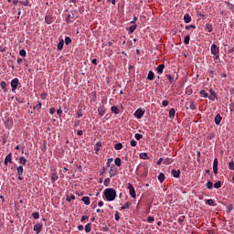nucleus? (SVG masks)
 Here are the masks:
<instances>
[{"instance_id":"f257e3e1","label":"nucleus","mask_w":234,"mask_h":234,"mask_svg":"<svg viewBox=\"0 0 234 234\" xmlns=\"http://www.w3.org/2000/svg\"><path fill=\"white\" fill-rule=\"evenodd\" d=\"M104 197L108 202H112L116 199V190L114 188H106L104 190Z\"/></svg>"},{"instance_id":"f03ea898","label":"nucleus","mask_w":234,"mask_h":234,"mask_svg":"<svg viewBox=\"0 0 234 234\" xmlns=\"http://www.w3.org/2000/svg\"><path fill=\"white\" fill-rule=\"evenodd\" d=\"M211 50V54L213 56H216V59H218V52H220V50L218 49V47H217V45L213 44L210 48Z\"/></svg>"},{"instance_id":"7ed1b4c3","label":"nucleus","mask_w":234,"mask_h":234,"mask_svg":"<svg viewBox=\"0 0 234 234\" xmlns=\"http://www.w3.org/2000/svg\"><path fill=\"white\" fill-rule=\"evenodd\" d=\"M43 230V224L36 223L33 227V231H36L37 234H40Z\"/></svg>"},{"instance_id":"20e7f679","label":"nucleus","mask_w":234,"mask_h":234,"mask_svg":"<svg viewBox=\"0 0 234 234\" xmlns=\"http://www.w3.org/2000/svg\"><path fill=\"white\" fill-rule=\"evenodd\" d=\"M144 114H145V111L142 110V108H139L135 112L134 116L137 118V120H140L144 117Z\"/></svg>"},{"instance_id":"39448f33","label":"nucleus","mask_w":234,"mask_h":234,"mask_svg":"<svg viewBox=\"0 0 234 234\" xmlns=\"http://www.w3.org/2000/svg\"><path fill=\"white\" fill-rule=\"evenodd\" d=\"M129 193L132 198H136V191H134V186L133 185H128Z\"/></svg>"},{"instance_id":"423d86ee","label":"nucleus","mask_w":234,"mask_h":234,"mask_svg":"<svg viewBox=\"0 0 234 234\" xmlns=\"http://www.w3.org/2000/svg\"><path fill=\"white\" fill-rule=\"evenodd\" d=\"M109 175H110L111 178H112V176H116V175H118V169H116V166H114V165L111 166Z\"/></svg>"},{"instance_id":"0eeeda50","label":"nucleus","mask_w":234,"mask_h":234,"mask_svg":"<svg viewBox=\"0 0 234 234\" xmlns=\"http://www.w3.org/2000/svg\"><path fill=\"white\" fill-rule=\"evenodd\" d=\"M17 85H19V80L18 79L12 80L11 87H12L13 92H14V90H16L17 89Z\"/></svg>"},{"instance_id":"6e6552de","label":"nucleus","mask_w":234,"mask_h":234,"mask_svg":"<svg viewBox=\"0 0 234 234\" xmlns=\"http://www.w3.org/2000/svg\"><path fill=\"white\" fill-rule=\"evenodd\" d=\"M213 171H214L215 175H217V173H218V159H214Z\"/></svg>"},{"instance_id":"1a4fd4ad","label":"nucleus","mask_w":234,"mask_h":234,"mask_svg":"<svg viewBox=\"0 0 234 234\" xmlns=\"http://www.w3.org/2000/svg\"><path fill=\"white\" fill-rule=\"evenodd\" d=\"M8 164H12V154H9L5 156V165H8Z\"/></svg>"},{"instance_id":"9d476101","label":"nucleus","mask_w":234,"mask_h":234,"mask_svg":"<svg viewBox=\"0 0 234 234\" xmlns=\"http://www.w3.org/2000/svg\"><path fill=\"white\" fill-rule=\"evenodd\" d=\"M216 125H220V122H222V116L220 114H217L214 120Z\"/></svg>"},{"instance_id":"9b49d317","label":"nucleus","mask_w":234,"mask_h":234,"mask_svg":"<svg viewBox=\"0 0 234 234\" xmlns=\"http://www.w3.org/2000/svg\"><path fill=\"white\" fill-rule=\"evenodd\" d=\"M147 80H148L149 81H153V80H154V72H153V70H150V71L148 72Z\"/></svg>"},{"instance_id":"f8f14e48","label":"nucleus","mask_w":234,"mask_h":234,"mask_svg":"<svg viewBox=\"0 0 234 234\" xmlns=\"http://www.w3.org/2000/svg\"><path fill=\"white\" fill-rule=\"evenodd\" d=\"M82 202H84L85 206L90 205V197H83L81 198Z\"/></svg>"},{"instance_id":"ddd939ff","label":"nucleus","mask_w":234,"mask_h":234,"mask_svg":"<svg viewBox=\"0 0 234 234\" xmlns=\"http://www.w3.org/2000/svg\"><path fill=\"white\" fill-rule=\"evenodd\" d=\"M164 69H165V65L161 64L156 68L157 73L158 74H162V72H164Z\"/></svg>"},{"instance_id":"4468645a","label":"nucleus","mask_w":234,"mask_h":234,"mask_svg":"<svg viewBox=\"0 0 234 234\" xmlns=\"http://www.w3.org/2000/svg\"><path fill=\"white\" fill-rule=\"evenodd\" d=\"M98 112H99L100 116H104L105 115V108L103 106H100L98 108Z\"/></svg>"},{"instance_id":"2eb2a0df","label":"nucleus","mask_w":234,"mask_h":234,"mask_svg":"<svg viewBox=\"0 0 234 234\" xmlns=\"http://www.w3.org/2000/svg\"><path fill=\"white\" fill-rule=\"evenodd\" d=\"M172 175L174 178H179L180 177V170H172Z\"/></svg>"},{"instance_id":"dca6fc26","label":"nucleus","mask_w":234,"mask_h":234,"mask_svg":"<svg viewBox=\"0 0 234 234\" xmlns=\"http://www.w3.org/2000/svg\"><path fill=\"white\" fill-rule=\"evenodd\" d=\"M45 21H46V23H47L48 25H52L53 18H52L51 16H47L45 17Z\"/></svg>"},{"instance_id":"f3484780","label":"nucleus","mask_w":234,"mask_h":234,"mask_svg":"<svg viewBox=\"0 0 234 234\" xmlns=\"http://www.w3.org/2000/svg\"><path fill=\"white\" fill-rule=\"evenodd\" d=\"M184 21L185 23H191V16H189V14H186L184 16Z\"/></svg>"},{"instance_id":"a211bd4d","label":"nucleus","mask_w":234,"mask_h":234,"mask_svg":"<svg viewBox=\"0 0 234 234\" xmlns=\"http://www.w3.org/2000/svg\"><path fill=\"white\" fill-rule=\"evenodd\" d=\"M114 164H115V165H117V167H121L122 166V159L120 157L115 158Z\"/></svg>"},{"instance_id":"6ab92c4d","label":"nucleus","mask_w":234,"mask_h":234,"mask_svg":"<svg viewBox=\"0 0 234 234\" xmlns=\"http://www.w3.org/2000/svg\"><path fill=\"white\" fill-rule=\"evenodd\" d=\"M58 178H59V176H58V173L52 172L51 173V179L53 180V182H56V180H58Z\"/></svg>"},{"instance_id":"aec40b11","label":"nucleus","mask_w":234,"mask_h":234,"mask_svg":"<svg viewBox=\"0 0 234 234\" xmlns=\"http://www.w3.org/2000/svg\"><path fill=\"white\" fill-rule=\"evenodd\" d=\"M206 204H207V206H217V204H215V199H207Z\"/></svg>"},{"instance_id":"412c9836","label":"nucleus","mask_w":234,"mask_h":234,"mask_svg":"<svg viewBox=\"0 0 234 234\" xmlns=\"http://www.w3.org/2000/svg\"><path fill=\"white\" fill-rule=\"evenodd\" d=\"M158 180L162 184V182H164V180H165V175H164V173H160L158 176Z\"/></svg>"},{"instance_id":"4be33fe9","label":"nucleus","mask_w":234,"mask_h":234,"mask_svg":"<svg viewBox=\"0 0 234 234\" xmlns=\"http://www.w3.org/2000/svg\"><path fill=\"white\" fill-rule=\"evenodd\" d=\"M16 172H17V175H18V176L23 175V172H24L23 165H19V166L16 168Z\"/></svg>"},{"instance_id":"5701e85b","label":"nucleus","mask_w":234,"mask_h":234,"mask_svg":"<svg viewBox=\"0 0 234 234\" xmlns=\"http://www.w3.org/2000/svg\"><path fill=\"white\" fill-rule=\"evenodd\" d=\"M205 28L207 32H213V26L211 24H207Z\"/></svg>"},{"instance_id":"b1692460","label":"nucleus","mask_w":234,"mask_h":234,"mask_svg":"<svg viewBox=\"0 0 234 234\" xmlns=\"http://www.w3.org/2000/svg\"><path fill=\"white\" fill-rule=\"evenodd\" d=\"M164 164H165V165H169L170 164H173V160L171 158L167 157L164 160Z\"/></svg>"},{"instance_id":"393cba45","label":"nucleus","mask_w":234,"mask_h":234,"mask_svg":"<svg viewBox=\"0 0 234 234\" xmlns=\"http://www.w3.org/2000/svg\"><path fill=\"white\" fill-rule=\"evenodd\" d=\"M140 158L143 160H149V155H147V153H142L140 154Z\"/></svg>"},{"instance_id":"a878e982","label":"nucleus","mask_w":234,"mask_h":234,"mask_svg":"<svg viewBox=\"0 0 234 234\" xmlns=\"http://www.w3.org/2000/svg\"><path fill=\"white\" fill-rule=\"evenodd\" d=\"M19 164H22V165H27V158H25L24 156H21L19 158Z\"/></svg>"},{"instance_id":"bb28decb","label":"nucleus","mask_w":234,"mask_h":234,"mask_svg":"<svg viewBox=\"0 0 234 234\" xmlns=\"http://www.w3.org/2000/svg\"><path fill=\"white\" fill-rule=\"evenodd\" d=\"M112 112H113L114 114H120V109H118L116 106H112Z\"/></svg>"},{"instance_id":"cd10ccee","label":"nucleus","mask_w":234,"mask_h":234,"mask_svg":"<svg viewBox=\"0 0 234 234\" xmlns=\"http://www.w3.org/2000/svg\"><path fill=\"white\" fill-rule=\"evenodd\" d=\"M214 187L215 189H220V187H222V182L218 181L214 184Z\"/></svg>"},{"instance_id":"c85d7f7f","label":"nucleus","mask_w":234,"mask_h":234,"mask_svg":"<svg viewBox=\"0 0 234 234\" xmlns=\"http://www.w3.org/2000/svg\"><path fill=\"white\" fill-rule=\"evenodd\" d=\"M75 199H76V197L74 195L68 196L66 197L67 202H72V200H75Z\"/></svg>"},{"instance_id":"c756f323","label":"nucleus","mask_w":234,"mask_h":234,"mask_svg":"<svg viewBox=\"0 0 234 234\" xmlns=\"http://www.w3.org/2000/svg\"><path fill=\"white\" fill-rule=\"evenodd\" d=\"M92 229V228L90 227V223H88L86 226H85V231L86 233H90V230Z\"/></svg>"},{"instance_id":"7c9ffc66","label":"nucleus","mask_w":234,"mask_h":234,"mask_svg":"<svg viewBox=\"0 0 234 234\" xmlns=\"http://www.w3.org/2000/svg\"><path fill=\"white\" fill-rule=\"evenodd\" d=\"M123 148V144H122V143H118L115 144V149L116 151H120Z\"/></svg>"},{"instance_id":"2f4dec72","label":"nucleus","mask_w":234,"mask_h":234,"mask_svg":"<svg viewBox=\"0 0 234 234\" xmlns=\"http://www.w3.org/2000/svg\"><path fill=\"white\" fill-rule=\"evenodd\" d=\"M63 45H64V42H63V40H61V41L57 45L58 50H63Z\"/></svg>"},{"instance_id":"473e14b6","label":"nucleus","mask_w":234,"mask_h":234,"mask_svg":"<svg viewBox=\"0 0 234 234\" xmlns=\"http://www.w3.org/2000/svg\"><path fill=\"white\" fill-rule=\"evenodd\" d=\"M175 114H176V111H175V109H171L170 111H169V117L170 118H175Z\"/></svg>"},{"instance_id":"72a5a7b5","label":"nucleus","mask_w":234,"mask_h":234,"mask_svg":"<svg viewBox=\"0 0 234 234\" xmlns=\"http://www.w3.org/2000/svg\"><path fill=\"white\" fill-rule=\"evenodd\" d=\"M215 91L211 90V95L208 96V100H211L212 101H215Z\"/></svg>"},{"instance_id":"f704fd0d","label":"nucleus","mask_w":234,"mask_h":234,"mask_svg":"<svg viewBox=\"0 0 234 234\" xmlns=\"http://www.w3.org/2000/svg\"><path fill=\"white\" fill-rule=\"evenodd\" d=\"M136 27H137L136 25L131 26V27H129V32H130L131 34H133V32H134V31L136 30Z\"/></svg>"},{"instance_id":"c9c22d12","label":"nucleus","mask_w":234,"mask_h":234,"mask_svg":"<svg viewBox=\"0 0 234 234\" xmlns=\"http://www.w3.org/2000/svg\"><path fill=\"white\" fill-rule=\"evenodd\" d=\"M32 217L35 220H37V218H39V212H33Z\"/></svg>"},{"instance_id":"e433bc0d","label":"nucleus","mask_w":234,"mask_h":234,"mask_svg":"<svg viewBox=\"0 0 234 234\" xmlns=\"http://www.w3.org/2000/svg\"><path fill=\"white\" fill-rule=\"evenodd\" d=\"M200 96H202V98H207V92H206V90H202L200 91Z\"/></svg>"},{"instance_id":"4c0bfd02","label":"nucleus","mask_w":234,"mask_h":234,"mask_svg":"<svg viewBox=\"0 0 234 234\" xmlns=\"http://www.w3.org/2000/svg\"><path fill=\"white\" fill-rule=\"evenodd\" d=\"M189 40H190V37L189 35H186L184 40L185 45H189Z\"/></svg>"},{"instance_id":"58836bf2","label":"nucleus","mask_w":234,"mask_h":234,"mask_svg":"<svg viewBox=\"0 0 234 234\" xmlns=\"http://www.w3.org/2000/svg\"><path fill=\"white\" fill-rule=\"evenodd\" d=\"M134 138L138 141L142 140V138H144L143 134L140 133H135Z\"/></svg>"},{"instance_id":"ea45409f","label":"nucleus","mask_w":234,"mask_h":234,"mask_svg":"<svg viewBox=\"0 0 234 234\" xmlns=\"http://www.w3.org/2000/svg\"><path fill=\"white\" fill-rule=\"evenodd\" d=\"M20 4L23 5L24 6H28L30 2L28 0H24V1H20Z\"/></svg>"},{"instance_id":"a19ab883","label":"nucleus","mask_w":234,"mask_h":234,"mask_svg":"<svg viewBox=\"0 0 234 234\" xmlns=\"http://www.w3.org/2000/svg\"><path fill=\"white\" fill-rule=\"evenodd\" d=\"M72 42V39L70 38V37H67L66 38H65V44L66 45H69V43H71Z\"/></svg>"},{"instance_id":"79ce46f5","label":"nucleus","mask_w":234,"mask_h":234,"mask_svg":"<svg viewBox=\"0 0 234 234\" xmlns=\"http://www.w3.org/2000/svg\"><path fill=\"white\" fill-rule=\"evenodd\" d=\"M19 54L22 56V58H26L27 57V51L25 49H21L19 51Z\"/></svg>"},{"instance_id":"37998d69","label":"nucleus","mask_w":234,"mask_h":234,"mask_svg":"<svg viewBox=\"0 0 234 234\" xmlns=\"http://www.w3.org/2000/svg\"><path fill=\"white\" fill-rule=\"evenodd\" d=\"M207 187L208 189H213V182L208 181V182L207 183Z\"/></svg>"},{"instance_id":"c03bdc74","label":"nucleus","mask_w":234,"mask_h":234,"mask_svg":"<svg viewBox=\"0 0 234 234\" xmlns=\"http://www.w3.org/2000/svg\"><path fill=\"white\" fill-rule=\"evenodd\" d=\"M189 109H191V111H195V109H197V105L195 104V102L190 103Z\"/></svg>"},{"instance_id":"a18cd8bd","label":"nucleus","mask_w":234,"mask_h":234,"mask_svg":"<svg viewBox=\"0 0 234 234\" xmlns=\"http://www.w3.org/2000/svg\"><path fill=\"white\" fill-rule=\"evenodd\" d=\"M167 80H169L170 83H173L175 81V78L171 75H166Z\"/></svg>"},{"instance_id":"49530a36","label":"nucleus","mask_w":234,"mask_h":234,"mask_svg":"<svg viewBox=\"0 0 234 234\" xmlns=\"http://www.w3.org/2000/svg\"><path fill=\"white\" fill-rule=\"evenodd\" d=\"M136 145H137V142H136L134 139H133V140L131 141V146H132V147H136Z\"/></svg>"},{"instance_id":"de8ad7c7","label":"nucleus","mask_w":234,"mask_h":234,"mask_svg":"<svg viewBox=\"0 0 234 234\" xmlns=\"http://www.w3.org/2000/svg\"><path fill=\"white\" fill-rule=\"evenodd\" d=\"M72 15H68L67 17H66V21L67 23H70V19H72Z\"/></svg>"},{"instance_id":"09e8293b","label":"nucleus","mask_w":234,"mask_h":234,"mask_svg":"<svg viewBox=\"0 0 234 234\" xmlns=\"http://www.w3.org/2000/svg\"><path fill=\"white\" fill-rule=\"evenodd\" d=\"M147 222H149V223H151V222H154V217L149 216V217L147 218Z\"/></svg>"},{"instance_id":"8fccbe9b","label":"nucleus","mask_w":234,"mask_h":234,"mask_svg":"<svg viewBox=\"0 0 234 234\" xmlns=\"http://www.w3.org/2000/svg\"><path fill=\"white\" fill-rule=\"evenodd\" d=\"M189 28H197L195 25L186 26V30H189Z\"/></svg>"},{"instance_id":"3c124183","label":"nucleus","mask_w":234,"mask_h":234,"mask_svg":"<svg viewBox=\"0 0 234 234\" xmlns=\"http://www.w3.org/2000/svg\"><path fill=\"white\" fill-rule=\"evenodd\" d=\"M112 161H113L112 158H109V159L107 160V166H108V167H111V163H112Z\"/></svg>"},{"instance_id":"603ef678","label":"nucleus","mask_w":234,"mask_h":234,"mask_svg":"<svg viewBox=\"0 0 234 234\" xmlns=\"http://www.w3.org/2000/svg\"><path fill=\"white\" fill-rule=\"evenodd\" d=\"M229 169H231L232 171H234V163H233V162H230V163L229 164Z\"/></svg>"},{"instance_id":"864d4df0","label":"nucleus","mask_w":234,"mask_h":234,"mask_svg":"<svg viewBox=\"0 0 234 234\" xmlns=\"http://www.w3.org/2000/svg\"><path fill=\"white\" fill-rule=\"evenodd\" d=\"M162 105H163V107H167V105H169V101H162Z\"/></svg>"},{"instance_id":"5fc2aeb1","label":"nucleus","mask_w":234,"mask_h":234,"mask_svg":"<svg viewBox=\"0 0 234 234\" xmlns=\"http://www.w3.org/2000/svg\"><path fill=\"white\" fill-rule=\"evenodd\" d=\"M227 5H228V8H229V10H231V8H233V4L229 3V2H227Z\"/></svg>"},{"instance_id":"6e6d98bb","label":"nucleus","mask_w":234,"mask_h":234,"mask_svg":"<svg viewBox=\"0 0 234 234\" xmlns=\"http://www.w3.org/2000/svg\"><path fill=\"white\" fill-rule=\"evenodd\" d=\"M80 220H81V222H84V220H89V217L88 216H82Z\"/></svg>"},{"instance_id":"4d7b16f0","label":"nucleus","mask_w":234,"mask_h":234,"mask_svg":"<svg viewBox=\"0 0 234 234\" xmlns=\"http://www.w3.org/2000/svg\"><path fill=\"white\" fill-rule=\"evenodd\" d=\"M57 114H58V116H61V114H63V110L58 109V110L57 111Z\"/></svg>"},{"instance_id":"13d9d810","label":"nucleus","mask_w":234,"mask_h":234,"mask_svg":"<svg viewBox=\"0 0 234 234\" xmlns=\"http://www.w3.org/2000/svg\"><path fill=\"white\" fill-rule=\"evenodd\" d=\"M56 112V108H50L49 113L54 114Z\"/></svg>"},{"instance_id":"bf43d9fd","label":"nucleus","mask_w":234,"mask_h":234,"mask_svg":"<svg viewBox=\"0 0 234 234\" xmlns=\"http://www.w3.org/2000/svg\"><path fill=\"white\" fill-rule=\"evenodd\" d=\"M115 220H120V213H115Z\"/></svg>"},{"instance_id":"052dcab7","label":"nucleus","mask_w":234,"mask_h":234,"mask_svg":"<svg viewBox=\"0 0 234 234\" xmlns=\"http://www.w3.org/2000/svg\"><path fill=\"white\" fill-rule=\"evenodd\" d=\"M122 209H129V204H124V205L122 207Z\"/></svg>"},{"instance_id":"680f3d73","label":"nucleus","mask_w":234,"mask_h":234,"mask_svg":"<svg viewBox=\"0 0 234 234\" xmlns=\"http://www.w3.org/2000/svg\"><path fill=\"white\" fill-rule=\"evenodd\" d=\"M34 109H41V102H38Z\"/></svg>"},{"instance_id":"e2e57ef3","label":"nucleus","mask_w":234,"mask_h":234,"mask_svg":"<svg viewBox=\"0 0 234 234\" xmlns=\"http://www.w3.org/2000/svg\"><path fill=\"white\" fill-rule=\"evenodd\" d=\"M162 162H164V158H159V160L157 161V165H160V164H162Z\"/></svg>"},{"instance_id":"0e129e2a","label":"nucleus","mask_w":234,"mask_h":234,"mask_svg":"<svg viewBox=\"0 0 234 234\" xmlns=\"http://www.w3.org/2000/svg\"><path fill=\"white\" fill-rule=\"evenodd\" d=\"M81 116H83V113L81 112H79L77 113V118H81Z\"/></svg>"},{"instance_id":"69168bd1","label":"nucleus","mask_w":234,"mask_h":234,"mask_svg":"<svg viewBox=\"0 0 234 234\" xmlns=\"http://www.w3.org/2000/svg\"><path fill=\"white\" fill-rule=\"evenodd\" d=\"M77 134L79 136H83V131H81V130L78 131Z\"/></svg>"},{"instance_id":"338daca9","label":"nucleus","mask_w":234,"mask_h":234,"mask_svg":"<svg viewBox=\"0 0 234 234\" xmlns=\"http://www.w3.org/2000/svg\"><path fill=\"white\" fill-rule=\"evenodd\" d=\"M78 229H79L80 231H83V225H79V226H78Z\"/></svg>"},{"instance_id":"774afa93","label":"nucleus","mask_w":234,"mask_h":234,"mask_svg":"<svg viewBox=\"0 0 234 234\" xmlns=\"http://www.w3.org/2000/svg\"><path fill=\"white\" fill-rule=\"evenodd\" d=\"M98 206H99V207H102V206H103V201H100V202L98 203Z\"/></svg>"}]
</instances>
